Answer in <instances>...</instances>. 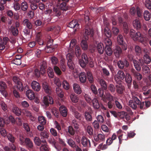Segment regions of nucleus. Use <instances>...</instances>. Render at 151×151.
Returning <instances> with one entry per match:
<instances>
[{"label":"nucleus","instance_id":"9","mask_svg":"<svg viewBox=\"0 0 151 151\" xmlns=\"http://www.w3.org/2000/svg\"><path fill=\"white\" fill-rule=\"evenodd\" d=\"M117 65L120 69H123L125 67L127 68L129 65L128 61L126 60H119L117 63Z\"/></svg>","mask_w":151,"mask_h":151},{"label":"nucleus","instance_id":"51","mask_svg":"<svg viewBox=\"0 0 151 151\" xmlns=\"http://www.w3.org/2000/svg\"><path fill=\"white\" fill-rule=\"evenodd\" d=\"M124 136H125V137H123V134H121L118 136V137L119 145H121L122 143V140H127V135L125 134Z\"/></svg>","mask_w":151,"mask_h":151},{"label":"nucleus","instance_id":"23","mask_svg":"<svg viewBox=\"0 0 151 151\" xmlns=\"http://www.w3.org/2000/svg\"><path fill=\"white\" fill-rule=\"evenodd\" d=\"M92 103L93 106L95 109L98 110L100 108V104L96 98H93L92 99Z\"/></svg>","mask_w":151,"mask_h":151},{"label":"nucleus","instance_id":"29","mask_svg":"<svg viewBox=\"0 0 151 151\" xmlns=\"http://www.w3.org/2000/svg\"><path fill=\"white\" fill-rule=\"evenodd\" d=\"M73 89L74 91L78 94H80L82 92L80 86L77 83H75L73 84Z\"/></svg>","mask_w":151,"mask_h":151},{"label":"nucleus","instance_id":"53","mask_svg":"<svg viewBox=\"0 0 151 151\" xmlns=\"http://www.w3.org/2000/svg\"><path fill=\"white\" fill-rule=\"evenodd\" d=\"M105 52L106 54L108 56H111L113 52L112 49L110 47H105Z\"/></svg>","mask_w":151,"mask_h":151},{"label":"nucleus","instance_id":"58","mask_svg":"<svg viewBox=\"0 0 151 151\" xmlns=\"http://www.w3.org/2000/svg\"><path fill=\"white\" fill-rule=\"evenodd\" d=\"M109 90L111 92L114 93L116 90V87L114 86L112 84H110L108 86Z\"/></svg>","mask_w":151,"mask_h":151},{"label":"nucleus","instance_id":"13","mask_svg":"<svg viewBox=\"0 0 151 151\" xmlns=\"http://www.w3.org/2000/svg\"><path fill=\"white\" fill-rule=\"evenodd\" d=\"M43 103L45 106L47 107L49 106V104H53L54 101L52 97L48 96L44 97Z\"/></svg>","mask_w":151,"mask_h":151},{"label":"nucleus","instance_id":"36","mask_svg":"<svg viewBox=\"0 0 151 151\" xmlns=\"http://www.w3.org/2000/svg\"><path fill=\"white\" fill-rule=\"evenodd\" d=\"M84 116L87 122H91L92 121V117L90 112L87 111L85 112Z\"/></svg>","mask_w":151,"mask_h":151},{"label":"nucleus","instance_id":"59","mask_svg":"<svg viewBox=\"0 0 151 151\" xmlns=\"http://www.w3.org/2000/svg\"><path fill=\"white\" fill-rule=\"evenodd\" d=\"M84 97L85 100L87 102L90 104H91L92 103V100L90 96L87 94H85L84 95Z\"/></svg>","mask_w":151,"mask_h":151},{"label":"nucleus","instance_id":"43","mask_svg":"<svg viewBox=\"0 0 151 151\" xmlns=\"http://www.w3.org/2000/svg\"><path fill=\"white\" fill-rule=\"evenodd\" d=\"M117 76L121 80H123L125 77L124 73L123 71L119 70L117 73Z\"/></svg>","mask_w":151,"mask_h":151},{"label":"nucleus","instance_id":"27","mask_svg":"<svg viewBox=\"0 0 151 151\" xmlns=\"http://www.w3.org/2000/svg\"><path fill=\"white\" fill-rule=\"evenodd\" d=\"M23 24L29 29H32V28L33 25L28 19H25L23 21Z\"/></svg>","mask_w":151,"mask_h":151},{"label":"nucleus","instance_id":"32","mask_svg":"<svg viewBox=\"0 0 151 151\" xmlns=\"http://www.w3.org/2000/svg\"><path fill=\"white\" fill-rule=\"evenodd\" d=\"M81 143L84 147H86L89 143L90 144V140L85 136H83L81 139Z\"/></svg>","mask_w":151,"mask_h":151},{"label":"nucleus","instance_id":"14","mask_svg":"<svg viewBox=\"0 0 151 151\" xmlns=\"http://www.w3.org/2000/svg\"><path fill=\"white\" fill-rule=\"evenodd\" d=\"M6 85L5 82L3 81L0 82V92L5 97L7 95V93L6 91Z\"/></svg>","mask_w":151,"mask_h":151},{"label":"nucleus","instance_id":"16","mask_svg":"<svg viewBox=\"0 0 151 151\" xmlns=\"http://www.w3.org/2000/svg\"><path fill=\"white\" fill-rule=\"evenodd\" d=\"M131 72L132 73V75L138 81H140L142 79V75L139 73L137 72L134 69H132Z\"/></svg>","mask_w":151,"mask_h":151},{"label":"nucleus","instance_id":"62","mask_svg":"<svg viewBox=\"0 0 151 151\" xmlns=\"http://www.w3.org/2000/svg\"><path fill=\"white\" fill-rule=\"evenodd\" d=\"M75 53L77 57H79L81 55V50L80 47L78 46H76L75 47Z\"/></svg>","mask_w":151,"mask_h":151},{"label":"nucleus","instance_id":"31","mask_svg":"<svg viewBox=\"0 0 151 151\" xmlns=\"http://www.w3.org/2000/svg\"><path fill=\"white\" fill-rule=\"evenodd\" d=\"M96 49L98 53L100 55L102 54L103 53L104 48V45L102 43H100L97 44Z\"/></svg>","mask_w":151,"mask_h":151},{"label":"nucleus","instance_id":"15","mask_svg":"<svg viewBox=\"0 0 151 151\" xmlns=\"http://www.w3.org/2000/svg\"><path fill=\"white\" fill-rule=\"evenodd\" d=\"M31 86L32 89L34 91L38 92L41 89V86L40 84L36 81H33L31 83Z\"/></svg>","mask_w":151,"mask_h":151},{"label":"nucleus","instance_id":"60","mask_svg":"<svg viewBox=\"0 0 151 151\" xmlns=\"http://www.w3.org/2000/svg\"><path fill=\"white\" fill-rule=\"evenodd\" d=\"M13 7L15 11H17L20 9L21 5L18 2H14L13 3Z\"/></svg>","mask_w":151,"mask_h":151},{"label":"nucleus","instance_id":"44","mask_svg":"<svg viewBox=\"0 0 151 151\" xmlns=\"http://www.w3.org/2000/svg\"><path fill=\"white\" fill-rule=\"evenodd\" d=\"M56 93L58 96L60 98H62L64 96V93L62 89L59 87H57L55 89Z\"/></svg>","mask_w":151,"mask_h":151},{"label":"nucleus","instance_id":"30","mask_svg":"<svg viewBox=\"0 0 151 151\" xmlns=\"http://www.w3.org/2000/svg\"><path fill=\"white\" fill-rule=\"evenodd\" d=\"M68 26L72 28H78L79 26V24L78 23L76 20H73L69 23Z\"/></svg>","mask_w":151,"mask_h":151},{"label":"nucleus","instance_id":"6","mask_svg":"<svg viewBox=\"0 0 151 151\" xmlns=\"http://www.w3.org/2000/svg\"><path fill=\"white\" fill-rule=\"evenodd\" d=\"M74 57V55L73 53H68L66 56V58L68 60V65L71 70H73L75 67V65L72 60Z\"/></svg>","mask_w":151,"mask_h":151},{"label":"nucleus","instance_id":"28","mask_svg":"<svg viewBox=\"0 0 151 151\" xmlns=\"http://www.w3.org/2000/svg\"><path fill=\"white\" fill-rule=\"evenodd\" d=\"M98 81L103 89L104 90H106L107 89V83L104 79L101 78H98Z\"/></svg>","mask_w":151,"mask_h":151},{"label":"nucleus","instance_id":"49","mask_svg":"<svg viewBox=\"0 0 151 151\" xmlns=\"http://www.w3.org/2000/svg\"><path fill=\"white\" fill-rule=\"evenodd\" d=\"M51 110L53 115L55 116V117L57 118H58L59 117V113L58 109L56 108L53 107L51 109Z\"/></svg>","mask_w":151,"mask_h":151},{"label":"nucleus","instance_id":"52","mask_svg":"<svg viewBox=\"0 0 151 151\" xmlns=\"http://www.w3.org/2000/svg\"><path fill=\"white\" fill-rule=\"evenodd\" d=\"M67 143L72 148H75L76 146L75 141L71 138H70L68 139Z\"/></svg>","mask_w":151,"mask_h":151},{"label":"nucleus","instance_id":"63","mask_svg":"<svg viewBox=\"0 0 151 151\" xmlns=\"http://www.w3.org/2000/svg\"><path fill=\"white\" fill-rule=\"evenodd\" d=\"M50 132L51 134L54 137L58 136L59 134H58L56 130L53 128H51L50 129Z\"/></svg>","mask_w":151,"mask_h":151},{"label":"nucleus","instance_id":"56","mask_svg":"<svg viewBox=\"0 0 151 151\" xmlns=\"http://www.w3.org/2000/svg\"><path fill=\"white\" fill-rule=\"evenodd\" d=\"M38 120L39 122L41 124H45L46 123L45 118L43 116H39L38 118Z\"/></svg>","mask_w":151,"mask_h":151},{"label":"nucleus","instance_id":"57","mask_svg":"<svg viewBox=\"0 0 151 151\" xmlns=\"http://www.w3.org/2000/svg\"><path fill=\"white\" fill-rule=\"evenodd\" d=\"M47 72L49 77L51 78H53L54 74L52 69L51 68H49L47 69Z\"/></svg>","mask_w":151,"mask_h":151},{"label":"nucleus","instance_id":"42","mask_svg":"<svg viewBox=\"0 0 151 151\" xmlns=\"http://www.w3.org/2000/svg\"><path fill=\"white\" fill-rule=\"evenodd\" d=\"M87 79L90 83H93L94 82L93 77L92 73L89 71H87L86 72Z\"/></svg>","mask_w":151,"mask_h":151},{"label":"nucleus","instance_id":"3","mask_svg":"<svg viewBox=\"0 0 151 151\" xmlns=\"http://www.w3.org/2000/svg\"><path fill=\"white\" fill-rule=\"evenodd\" d=\"M132 100H131L129 101V104L130 106L133 109H136L137 108V105L139 103V99L140 95L135 92L132 93Z\"/></svg>","mask_w":151,"mask_h":151},{"label":"nucleus","instance_id":"50","mask_svg":"<svg viewBox=\"0 0 151 151\" xmlns=\"http://www.w3.org/2000/svg\"><path fill=\"white\" fill-rule=\"evenodd\" d=\"M135 53L137 56H140L142 53L140 47L138 45H136L135 47Z\"/></svg>","mask_w":151,"mask_h":151},{"label":"nucleus","instance_id":"37","mask_svg":"<svg viewBox=\"0 0 151 151\" xmlns=\"http://www.w3.org/2000/svg\"><path fill=\"white\" fill-rule=\"evenodd\" d=\"M53 12L55 16L57 17L60 16L62 14L61 9L56 7L53 8Z\"/></svg>","mask_w":151,"mask_h":151},{"label":"nucleus","instance_id":"54","mask_svg":"<svg viewBox=\"0 0 151 151\" xmlns=\"http://www.w3.org/2000/svg\"><path fill=\"white\" fill-rule=\"evenodd\" d=\"M143 73L145 74H149L150 72V70L148 66L145 65L142 67Z\"/></svg>","mask_w":151,"mask_h":151},{"label":"nucleus","instance_id":"17","mask_svg":"<svg viewBox=\"0 0 151 151\" xmlns=\"http://www.w3.org/2000/svg\"><path fill=\"white\" fill-rule=\"evenodd\" d=\"M42 86L44 91L48 94L51 93V88L49 86L48 83L45 82L42 83Z\"/></svg>","mask_w":151,"mask_h":151},{"label":"nucleus","instance_id":"18","mask_svg":"<svg viewBox=\"0 0 151 151\" xmlns=\"http://www.w3.org/2000/svg\"><path fill=\"white\" fill-rule=\"evenodd\" d=\"M116 90V92L119 94H122L125 90L124 86L122 84L116 85L115 86Z\"/></svg>","mask_w":151,"mask_h":151},{"label":"nucleus","instance_id":"34","mask_svg":"<svg viewBox=\"0 0 151 151\" xmlns=\"http://www.w3.org/2000/svg\"><path fill=\"white\" fill-rule=\"evenodd\" d=\"M41 74L40 70L35 69L33 71L31 76L33 78H37L40 77Z\"/></svg>","mask_w":151,"mask_h":151},{"label":"nucleus","instance_id":"2","mask_svg":"<svg viewBox=\"0 0 151 151\" xmlns=\"http://www.w3.org/2000/svg\"><path fill=\"white\" fill-rule=\"evenodd\" d=\"M129 34L134 40L138 41L143 44L146 43L147 38L140 32H136L134 30L132 29L130 30Z\"/></svg>","mask_w":151,"mask_h":151},{"label":"nucleus","instance_id":"20","mask_svg":"<svg viewBox=\"0 0 151 151\" xmlns=\"http://www.w3.org/2000/svg\"><path fill=\"white\" fill-rule=\"evenodd\" d=\"M61 115L64 117L67 116L68 114V110L66 107L64 106H61L59 109Z\"/></svg>","mask_w":151,"mask_h":151},{"label":"nucleus","instance_id":"5","mask_svg":"<svg viewBox=\"0 0 151 151\" xmlns=\"http://www.w3.org/2000/svg\"><path fill=\"white\" fill-rule=\"evenodd\" d=\"M70 0H58V2L59 4V8L61 10L66 11L70 9V7L67 3Z\"/></svg>","mask_w":151,"mask_h":151},{"label":"nucleus","instance_id":"10","mask_svg":"<svg viewBox=\"0 0 151 151\" xmlns=\"http://www.w3.org/2000/svg\"><path fill=\"white\" fill-rule=\"evenodd\" d=\"M47 66V65L46 60H43L40 63V69L42 75H44L46 73Z\"/></svg>","mask_w":151,"mask_h":151},{"label":"nucleus","instance_id":"48","mask_svg":"<svg viewBox=\"0 0 151 151\" xmlns=\"http://www.w3.org/2000/svg\"><path fill=\"white\" fill-rule=\"evenodd\" d=\"M13 112L16 115L19 116L21 114V111L19 108L17 107H14L12 110Z\"/></svg>","mask_w":151,"mask_h":151},{"label":"nucleus","instance_id":"22","mask_svg":"<svg viewBox=\"0 0 151 151\" xmlns=\"http://www.w3.org/2000/svg\"><path fill=\"white\" fill-rule=\"evenodd\" d=\"M25 144L29 149H32L33 147V143L29 138H26L25 139Z\"/></svg>","mask_w":151,"mask_h":151},{"label":"nucleus","instance_id":"1","mask_svg":"<svg viewBox=\"0 0 151 151\" xmlns=\"http://www.w3.org/2000/svg\"><path fill=\"white\" fill-rule=\"evenodd\" d=\"M85 33L84 35L85 40H83L81 42V46L83 50H86L88 48V45L86 40L88 39V36L92 37L94 35L93 30V29L88 27H86L85 29Z\"/></svg>","mask_w":151,"mask_h":151},{"label":"nucleus","instance_id":"35","mask_svg":"<svg viewBox=\"0 0 151 151\" xmlns=\"http://www.w3.org/2000/svg\"><path fill=\"white\" fill-rule=\"evenodd\" d=\"M77 129H74L72 126H69L68 127V133L71 136H74Z\"/></svg>","mask_w":151,"mask_h":151},{"label":"nucleus","instance_id":"47","mask_svg":"<svg viewBox=\"0 0 151 151\" xmlns=\"http://www.w3.org/2000/svg\"><path fill=\"white\" fill-rule=\"evenodd\" d=\"M144 18L146 21H149L151 18L150 13L147 11H145L143 14Z\"/></svg>","mask_w":151,"mask_h":151},{"label":"nucleus","instance_id":"33","mask_svg":"<svg viewBox=\"0 0 151 151\" xmlns=\"http://www.w3.org/2000/svg\"><path fill=\"white\" fill-rule=\"evenodd\" d=\"M79 80L82 83H84L86 82V74L84 72H81L79 73Z\"/></svg>","mask_w":151,"mask_h":151},{"label":"nucleus","instance_id":"8","mask_svg":"<svg viewBox=\"0 0 151 151\" xmlns=\"http://www.w3.org/2000/svg\"><path fill=\"white\" fill-rule=\"evenodd\" d=\"M117 41L118 44L121 45L122 50H126L127 47V44L124 41V39L122 35H119L117 37Z\"/></svg>","mask_w":151,"mask_h":151},{"label":"nucleus","instance_id":"46","mask_svg":"<svg viewBox=\"0 0 151 151\" xmlns=\"http://www.w3.org/2000/svg\"><path fill=\"white\" fill-rule=\"evenodd\" d=\"M104 31L105 34L107 37L110 38L111 37V32L108 27H105L104 29Z\"/></svg>","mask_w":151,"mask_h":151},{"label":"nucleus","instance_id":"21","mask_svg":"<svg viewBox=\"0 0 151 151\" xmlns=\"http://www.w3.org/2000/svg\"><path fill=\"white\" fill-rule=\"evenodd\" d=\"M133 24L134 28L137 30H140L142 27V24L139 20L136 19L134 20L133 22Z\"/></svg>","mask_w":151,"mask_h":151},{"label":"nucleus","instance_id":"40","mask_svg":"<svg viewBox=\"0 0 151 151\" xmlns=\"http://www.w3.org/2000/svg\"><path fill=\"white\" fill-rule=\"evenodd\" d=\"M70 99L73 103H76L79 100V98L74 93H72L70 95Z\"/></svg>","mask_w":151,"mask_h":151},{"label":"nucleus","instance_id":"45","mask_svg":"<svg viewBox=\"0 0 151 151\" xmlns=\"http://www.w3.org/2000/svg\"><path fill=\"white\" fill-rule=\"evenodd\" d=\"M21 8L22 10L24 12H26L28 8V4L26 1L22 2L21 4Z\"/></svg>","mask_w":151,"mask_h":151},{"label":"nucleus","instance_id":"4","mask_svg":"<svg viewBox=\"0 0 151 151\" xmlns=\"http://www.w3.org/2000/svg\"><path fill=\"white\" fill-rule=\"evenodd\" d=\"M82 59L79 60V63L80 66L83 68L86 66V65L88 64L89 61L91 60V58L88 55H87L85 53H83L82 55Z\"/></svg>","mask_w":151,"mask_h":151},{"label":"nucleus","instance_id":"25","mask_svg":"<svg viewBox=\"0 0 151 151\" xmlns=\"http://www.w3.org/2000/svg\"><path fill=\"white\" fill-rule=\"evenodd\" d=\"M93 137L94 140L96 142H100L105 140L104 135L101 134H98L97 136H94Z\"/></svg>","mask_w":151,"mask_h":151},{"label":"nucleus","instance_id":"24","mask_svg":"<svg viewBox=\"0 0 151 151\" xmlns=\"http://www.w3.org/2000/svg\"><path fill=\"white\" fill-rule=\"evenodd\" d=\"M124 78L126 82L128 84V88H129L131 87L132 81V76L129 74H127L126 75Z\"/></svg>","mask_w":151,"mask_h":151},{"label":"nucleus","instance_id":"11","mask_svg":"<svg viewBox=\"0 0 151 151\" xmlns=\"http://www.w3.org/2000/svg\"><path fill=\"white\" fill-rule=\"evenodd\" d=\"M139 104H138L140 109L145 110L149 107L151 105V102L149 101H145V102H141L139 100Z\"/></svg>","mask_w":151,"mask_h":151},{"label":"nucleus","instance_id":"41","mask_svg":"<svg viewBox=\"0 0 151 151\" xmlns=\"http://www.w3.org/2000/svg\"><path fill=\"white\" fill-rule=\"evenodd\" d=\"M143 59L145 63L147 64H150L151 62L150 57L147 54H145L144 55Z\"/></svg>","mask_w":151,"mask_h":151},{"label":"nucleus","instance_id":"12","mask_svg":"<svg viewBox=\"0 0 151 151\" xmlns=\"http://www.w3.org/2000/svg\"><path fill=\"white\" fill-rule=\"evenodd\" d=\"M113 96L109 92H105V94L101 98V99L104 102L106 103L107 101H113Z\"/></svg>","mask_w":151,"mask_h":151},{"label":"nucleus","instance_id":"61","mask_svg":"<svg viewBox=\"0 0 151 151\" xmlns=\"http://www.w3.org/2000/svg\"><path fill=\"white\" fill-rule=\"evenodd\" d=\"M72 123V126L74 127L75 129H77L79 128V125L78 122L76 119L73 120Z\"/></svg>","mask_w":151,"mask_h":151},{"label":"nucleus","instance_id":"39","mask_svg":"<svg viewBox=\"0 0 151 151\" xmlns=\"http://www.w3.org/2000/svg\"><path fill=\"white\" fill-rule=\"evenodd\" d=\"M11 32L13 35L15 37L17 36L19 33L18 29L15 27L14 26H12L10 28Z\"/></svg>","mask_w":151,"mask_h":151},{"label":"nucleus","instance_id":"38","mask_svg":"<svg viewBox=\"0 0 151 151\" xmlns=\"http://www.w3.org/2000/svg\"><path fill=\"white\" fill-rule=\"evenodd\" d=\"M133 62L134 67L136 70L138 71H140L141 70V67L139 61L136 60L134 59L133 60Z\"/></svg>","mask_w":151,"mask_h":151},{"label":"nucleus","instance_id":"26","mask_svg":"<svg viewBox=\"0 0 151 151\" xmlns=\"http://www.w3.org/2000/svg\"><path fill=\"white\" fill-rule=\"evenodd\" d=\"M26 95L27 98L30 100H33L35 97L34 92L31 89L27 90L26 92Z\"/></svg>","mask_w":151,"mask_h":151},{"label":"nucleus","instance_id":"7","mask_svg":"<svg viewBox=\"0 0 151 151\" xmlns=\"http://www.w3.org/2000/svg\"><path fill=\"white\" fill-rule=\"evenodd\" d=\"M13 81L17 85V87L21 91H23L24 89V88H26V87H28L27 85H26L24 88L21 82V80L17 76H14L13 77Z\"/></svg>","mask_w":151,"mask_h":151},{"label":"nucleus","instance_id":"64","mask_svg":"<svg viewBox=\"0 0 151 151\" xmlns=\"http://www.w3.org/2000/svg\"><path fill=\"white\" fill-rule=\"evenodd\" d=\"M62 85L63 88L66 90L69 88V85L68 82L66 80H64L62 82Z\"/></svg>","mask_w":151,"mask_h":151},{"label":"nucleus","instance_id":"19","mask_svg":"<svg viewBox=\"0 0 151 151\" xmlns=\"http://www.w3.org/2000/svg\"><path fill=\"white\" fill-rule=\"evenodd\" d=\"M114 53L116 58L120 57L122 53V50L121 47L119 46H116L114 50Z\"/></svg>","mask_w":151,"mask_h":151},{"label":"nucleus","instance_id":"55","mask_svg":"<svg viewBox=\"0 0 151 151\" xmlns=\"http://www.w3.org/2000/svg\"><path fill=\"white\" fill-rule=\"evenodd\" d=\"M86 132L90 136L93 134V131L92 127L90 126H88L86 129Z\"/></svg>","mask_w":151,"mask_h":151}]
</instances>
